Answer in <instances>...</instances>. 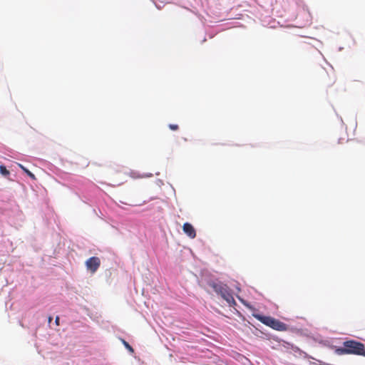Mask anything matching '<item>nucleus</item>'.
Here are the masks:
<instances>
[{"mask_svg": "<svg viewBox=\"0 0 365 365\" xmlns=\"http://www.w3.org/2000/svg\"><path fill=\"white\" fill-rule=\"evenodd\" d=\"M336 82V76L334 73L329 74L326 71H323L322 75V83L327 88L331 87Z\"/></svg>", "mask_w": 365, "mask_h": 365, "instance_id": "39448f33", "label": "nucleus"}, {"mask_svg": "<svg viewBox=\"0 0 365 365\" xmlns=\"http://www.w3.org/2000/svg\"><path fill=\"white\" fill-rule=\"evenodd\" d=\"M52 319H53V317H51V316H50V317H48V323H51V321H52Z\"/></svg>", "mask_w": 365, "mask_h": 365, "instance_id": "f8f14e48", "label": "nucleus"}, {"mask_svg": "<svg viewBox=\"0 0 365 365\" xmlns=\"http://www.w3.org/2000/svg\"><path fill=\"white\" fill-rule=\"evenodd\" d=\"M182 230L191 239H193L196 237V232L195 228L191 224L188 222L184 223L182 226Z\"/></svg>", "mask_w": 365, "mask_h": 365, "instance_id": "423d86ee", "label": "nucleus"}, {"mask_svg": "<svg viewBox=\"0 0 365 365\" xmlns=\"http://www.w3.org/2000/svg\"><path fill=\"white\" fill-rule=\"evenodd\" d=\"M21 169L32 179H36L35 175L23 165H19Z\"/></svg>", "mask_w": 365, "mask_h": 365, "instance_id": "6e6552de", "label": "nucleus"}, {"mask_svg": "<svg viewBox=\"0 0 365 365\" xmlns=\"http://www.w3.org/2000/svg\"><path fill=\"white\" fill-rule=\"evenodd\" d=\"M59 321H60V319H59V317H56V319H55V323L57 326L59 325Z\"/></svg>", "mask_w": 365, "mask_h": 365, "instance_id": "9b49d317", "label": "nucleus"}, {"mask_svg": "<svg viewBox=\"0 0 365 365\" xmlns=\"http://www.w3.org/2000/svg\"><path fill=\"white\" fill-rule=\"evenodd\" d=\"M254 317L262 324L272 328L274 330L283 331L287 329V326L286 324L273 317L263 316L261 314H254Z\"/></svg>", "mask_w": 365, "mask_h": 365, "instance_id": "7ed1b4c3", "label": "nucleus"}, {"mask_svg": "<svg viewBox=\"0 0 365 365\" xmlns=\"http://www.w3.org/2000/svg\"><path fill=\"white\" fill-rule=\"evenodd\" d=\"M169 128L172 130H177L178 129V125L176 124H170Z\"/></svg>", "mask_w": 365, "mask_h": 365, "instance_id": "9d476101", "label": "nucleus"}, {"mask_svg": "<svg viewBox=\"0 0 365 365\" xmlns=\"http://www.w3.org/2000/svg\"><path fill=\"white\" fill-rule=\"evenodd\" d=\"M0 173L4 176L9 175V171L4 165H0Z\"/></svg>", "mask_w": 365, "mask_h": 365, "instance_id": "0eeeda50", "label": "nucleus"}, {"mask_svg": "<svg viewBox=\"0 0 365 365\" xmlns=\"http://www.w3.org/2000/svg\"><path fill=\"white\" fill-rule=\"evenodd\" d=\"M339 355L354 354L365 356V345L355 340H347L343 343V346L336 349Z\"/></svg>", "mask_w": 365, "mask_h": 365, "instance_id": "f257e3e1", "label": "nucleus"}, {"mask_svg": "<svg viewBox=\"0 0 365 365\" xmlns=\"http://www.w3.org/2000/svg\"><path fill=\"white\" fill-rule=\"evenodd\" d=\"M210 285L217 294L221 296V297L228 303L230 306H232L236 304L230 289L226 284L212 282L210 283Z\"/></svg>", "mask_w": 365, "mask_h": 365, "instance_id": "f03ea898", "label": "nucleus"}, {"mask_svg": "<svg viewBox=\"0 0 365 365\" xmlns=\"http://www.w3.org/2000/svg\"><path fill=\"white\" fill-rule=\"evenodd\" d=\"M123 344L124 346L131 352H133V349L131 347V346L125 340H123Z\"/></svg>", "mask_w": 365, "mask_h": 365, "instance_id": "1a4fd4ad", "label": "nucleus"}, {"mask_svg": "<svg viewBox=\"0 0 365 365\" xmlns=\"http://www.w3.org/2000/svg\"><path fill=\"white\" fill-rule=\"evenodd\" d=\"M101 265V259L98 257H91L86 262V266L88 270L91 273H95Z\"/></svg>", "mask_w": 365, "mask_h": 365, "instance_id": "20e7f679", "label": "nucleus"}]
</instances>
